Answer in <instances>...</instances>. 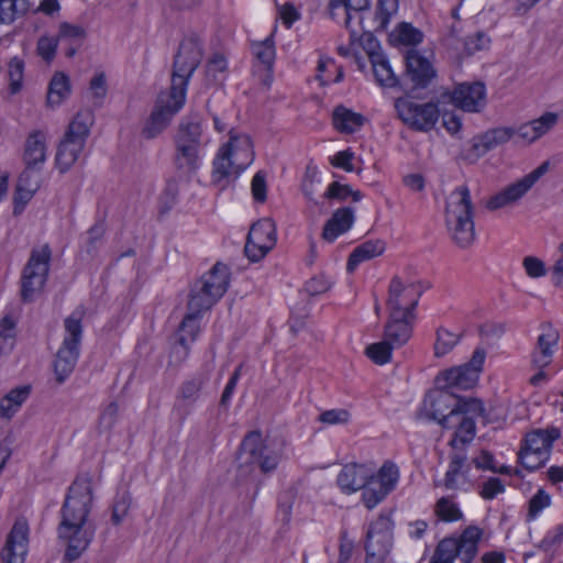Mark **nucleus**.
Masks as SVG:
<instances>
[{"instance_id":"obj_21","label":"nucleus","mask_w":563,"mask_h":563,"mask_svg":"<svg viewBox=\"0 0 563 563\" xmlns=\"http://www.w3.org/2000/svg\"><path fill=\"white\" fill-rule=\"evenodd\" d=\"M516 133L512 128H495L472 139L471 147L465 151L463 157L470 162H476L495 147L507 143Z\"/></svg>"},{"instance_id":"obj_58","label":"nucleus","mask_w":563,"mask_h":563,"mask_svg":"<svg viewBox=\"0 0 563 563\" xmlns=\"http://www.w3.org/2000/svg\"><path fill=\"white\" fill-rule=\"evenodd\" d=\"M505 492V484L498 477H489L479 486L478 494L485 500L494 499L498 494Z\"/></svg>"},{"instance_id":"obj_13","label":"nucleus","mask_w":563,"mask_h":563,"mask_svg":"<svg viewBox=\"0 0 563 563\" xmlns=\"http://www.w3.org/2000/svg\"><path fill=\"white\" fill-rule=\"evenodd\" d=\"M413 95L400 97L395 100V109L399 119L415 131L428 132L432 130L439 120L440 111L434 102L423 104L411 100Z\"/></svg>"},{"instance_id":"obj_50","label":"nucleus","mask_w":563,"mask_h":563,"mask_svg":"<svg viewBox=\"0 0 563 563\" xmlns=\"http://www.w3.org/2000/svg\"><path fill=\"white\" fill-rule=\"evenodd\" d=\"M484 412L483 401L478 398L474 397H461L457 396V406L453 408V411H450L451 415H466L472 413L476 416H482Z\"/></svg>"},{"instance_id":"obj_14","label":"nucleus","mask_w":563,"mask_h":563,"mask_svg":"<svg viewBox=\"0 0 563 563\" xmlns=\"http://www.w3.org/2000/svg\"><path fill=\"white\" fill-rule=\"evenodd\" d=\"M238 143L244 145L247 150V156L252 159L253 152L251 151V140L249 136H235L230 133V140L223 144L213 159L212 179L216 184H221L228 180L232 175L236 179L240 174L247 167L249 163L236 164L233 157L238 155Z\"/></svg>"},{"instance_id":"obj_6","label":"nucleus","mask_w":563,"mask_h":563,"mask_svg":"<svg viewBox=\"0 0 563 563\" xmlns=\"http://www.w3.org/2000/svg\"><path fill=\"white\" fill-rule=\"evenodd\" d=\"M240 459L242 463L238 468V478L250 476L254 467H258L263 474H271L276 471L280 461L279 454L267 446L257 430L249 432L242 440Z\"/></svg>"},{"instance_id":"obj_54","label":"nucleus","mask_w":563,"mask_h":563,"mask_svg":"<svg viewBox=\"0 0 563 563\" xmlns=\"http://www.w3.org/2000/svg\"><path fill=\"white\" fill-rule=\"evenodd\" d=\"M58 37H52L47 35H42L36 45L37 54L47 63H52L56 56V51L58 47Z\"/></svg>"},{"instance_id":"obj_56","label":"nucleus","mask_w":563,"mask_h":563,"mask_svg":"<svg viewBox=\"0 0 563 563\" xmlns=\"http://www.w3.org/2000/svg\"><path fill=\"white\" fill-rule=\"evenodd\" d=\"M549 459H543L534 451L520 449L518 453V462L520 465L529 472L536 471L542 467Z\"/></svg>"},{"instance_id":"obj_3","label":"nucleus","mask_w":563,"mask_h":563,"mask_svg":"<svg viewBox=\"0 0 563 563\" xmlns=\"http://www.w3.org/2000/svg\"><path fill=\"white\" fill-rule=\"evenodd\" d=\"M400 283L395 279L388 289L387 308L389 310L388 320L384 328V338L394 346L401 347L412 335L413 324L417 319V296L409 303L408 308H402L399 300V292L402 291Z\"/></svg>"},{"instance_id":"obj_4","label":"nucleus","mask_w":563,"mask_h":563,"mask_svg":"<svg viewBox=\"0 0 563 563\" xmlns=\"http://www.w3.org/2000/svg\"><path fill=\"white\" fill-rule=\"evenodd\" d=\"M93 123L95 114L92 110L82 109L77 112L68 124L55 157L56 167L62 174L68 172L79 158Z\"/></svg>"},{"instance_id":"obj_27","label":"nucleus","mask_w":563,"mask_h":563,"mask_svg":"<svg viewBox=\"0 0 563 563\" xmlns=\"http://www.w3.org/2000/svg\"><path fill=\"white\" fill-rule=\"evenodd\" d=\"M202 120L198 113H190L180 120L174 135V143L202 147Z\"/></svg>"},{"instance_id":"obj_62","label":"nucleus","mask_w":563,"mask_h":563,"mask_svg":"<svg viewBox=\"0 0 563 563\" xmlns=\"http://www.w3.org/2000/svg\"><path fill=\"white\" fill-rule=\"evenodd\" d=\"M252 196L256 202L263 203L267 199L266 173L258 170L252 179Z\"/></svg>"},{"instance_id":"obj_1","label":"nucleus","mask_w":563,"mask_h":563,"mask_svg":"<svg viewBox=\"0 0 563 563\" xmlns=\"http://www.w3.org/2000/svg\"><path fill=\"white\" fill-rule=\"evenodd\" d=\"M92 503L90 476H77L67 489L59 510L60 520L56 527L57 539L65 545V562L78 560L95 539L97 528L89 519Z\"/></svg>"},{"instance_id":"obj_35","label":"nucleus","mask_w":563,"mask_h":563,"mask_svg":"<svg viewBox=\"0 0 563 563\" xmlns=\"http://www.w3.org/2000/svg\"><path fill=\"white\" fill-rule=\"evenodd\" d=\"M71 92L70 79L63 71H56L49 84L46 96L48 107H58L66 100Z\"/></svg>"},{"instance_id":"obj_30","label":"nucleus","mask_w":563,"mask_h":563,"mask_svg":"<svg viewBox=\"0 0 563 563\" xmlns=\"http://www.w3.org/2000/svg\"><path fill=\"white\" fill-rule=\"evenodd\" d=\"M385 249L386 242L380 239L367 240L361 243L349 255L346 263L347 273H353L361 263L382 255Z\"/></svg>"},{"instance_id":"obj_2","label":"nucleus","mask_w":563,"mask_h":563,"mask_svg":"<svg viewBox=\"0 0 563 563\" xmlns=\"http://www.w3.org/2000/svg\"><path fill=\"white\" fill-rule=\"evenodd\" d=\"M445 223L459 247L467 249L474 243V206L467 186H460L451 194V201L445 206Z\"/></svg>"},{"instance_id":"obj_60","label":"nucleus","mask_w":563,"mask_h":563,"mask_svg":"<svg viewBox=\"0 0 563 563\" xmlns=\"http://www.w3.org/2000/svg\"><path fill=\"white\" fill-rule=\"evenodd\" d=\"M563 542V523L558 525L553 531H549L540 541L538 548L544 552L558 549Z\"/></svg>"},{"instance_id":"obj_31","label":"nucleus","mask_w":563,"mask_h":563,"mask_svg":"<svg viewBox=\"0 0 563 563\" xmlns=\"http://www.w3.org/2000/svg\"><path fill=\"white\" fill-rule=\"evenodd\" d=\"M483 530L477 526L466 527L461 536L456 538L459 556L463 563H471L478 552V542L482 539Z\"/></svg>"},{"instance_id":"obj_48","label":"nucleus","mask_w":563,"mask_h":563,"mask_svg":"<svg viewBox=\"0 0 563 563\" xmlns=\"http://www.w3.org/2000/svg\"><path fill=\"white\" fill-rule=\"evenodd\" d=\"M8 67V75L10 80L9 90L12 95H15L22 89L24 62L15 56L10 59Z\"/></svg>"},{"instance_id":"obj_39","label":"nucleus","mask_w":563,"mask_h":563,"mask_svg":"<svg viewBox=\"0 0 563 563\" xmlns=\"http://www.w3.org/2000/svg\"><path fill=\"white\" fill-rule=\"evenodd\" d=\"M29 10V0H0V24H11Z\"/></svg>"},{"instance_id":"obj_9","label":"nucleus","mask_w":563,"mask_h":563,"mask_svg":"<svg viewBox=\"0 0 563 563\" xmlns=\"http://www.w3.org/2000/svg\"><path fill=\"white\" fill-rule=\"evenodd\" d=\"M52 260V250L48 244L41 249H33L21 276L20 296L23 302L35 300L46 285Z\"/></svg>"},{"instance_id":"obj_23","label":"nucleus","mask_w":563,"mask_h":563,"mask_svg":"<svg viewBox=\"0 0 563 563\" xmlns=\"http://www.w3.org/2000/svg\"><path fill=\"white\" fill-rule=\"evenodd\" d=\"M405 59L406 74L412 82L411 92L416 89L427 88L437 76L432 64L415 49L408 51Z\"/></svg>"},{"instance_id":"obj_33","label":"nucleus","mask_w":563,"mask_h":563,"mask_svg":"<svg viewBox=\"0 0 563 563\" xmlns=\"http://www.w3.org/2000/svg\"><path fill=\"white\" fill-rule=\"evenodd\" d=\"M46 159L44 134L36 130L29 134L25 141L23 162L27 168H35Z\"/></svg>"},{"instance_id":"obj_28","label":"nucleus","mask_w":563,"mask_h":563,"mask_svg":"<svg viewBox=\"0 0 563 563\" xmlns=\"http://www.w3.org/2000/svg\"><path fill=\"white\" fill-rule=\"evenodd\" d=\"M354 212L352 207H342L335 210L324 223L322 239L332 243L339 235L347 232L355 221Z\"/></svg>"},{"instance_id":"obj_52","label":"nucleus","mask_w":563,"mask_h":563,"mask_svg":"<svg viewBox=\"0 0 563 563\" xmlns=\"http://www.w3.org/2000/svg\"><path fill=\"white\" fill-rule=\"evenodd\" d=\"M551 504V496L540 488L529 500L527 521L534 520L537 516Z\"/></svg>"},{"instance_id":"obj_12","label":"nucleus","mask_w":563,"mask_h":563,"mask_svg":"<svg viewBox=\"0 0 563 563\" xmlns=\"http://www.w3.org/2000/svg\"><path fill=\"white\" fill-rule=\"evenodd\" d=\"M486 352L477 347L465 364L444 369L435 377V385L439 388H449L450 390H467L473 388L483 371Z\"/></svg>"},{"instance_id":"obj_41","label":"nucleus","mask_w":563,"mask_h":563,"mask_svg":"<svg viewBox=\"0 0 563 563\" xmlns=\"http://www.w3.org/2000/svg\"><path fill=\"white\" fill-rule=\"evenodd\" d=\"M459 556V548H456V538L450 537L441 540L430 561L437 563H453Z\"/></svg>"},{"instance_id":"obj_57","label":"nucleus","mask_w":563,"mask_h":563,"mask_svg":"<svg viewBox=\"0 0 563 563\" xmlns=\"http://www.w3.org/2000/svg\"><path fill=\"white\" fill-rule=\"evenodd\" d=\"M119 416V406L115 401H111L101 412L98 421L100 431H110L115 424Z\"/></svg>"},{"instance_id":"obj_18","label":"nucleus","mask_w":563,"mask_h":563,"mask_svg":"<svg viewBox=\"0 0 563 563\" xmlns=\"http://www.w3.org/2000/svg\"><path fill=\"white\" fill-rule=\"evenodd\" d=\"M424 408H429L427 417L430 420L437 421L442 428L451 429V415L453 408L457 406V395L449 388H439L429 391L423 400Z\"/></svg>"},{"instance_id":"obj_11","label":"nucleus","mask_w":563,"mask_h":563,"mask_svg":"<svg viewBox=\"0 0 563 563\" xmlns=\"http://www.w3.org/2000/svg\"><path fill=\"white\" fill-rule=\"evenodd\" d=\"M186 98L183 93L161 92L155 100L150 115L143 123L141 135L145 140H153L159 136L170 124L173 118L185 104Z\"/></svg>"},{"instance_id":"obj_55","label":"nucleus","mask_w":563,"mask_h":563,"mask_svg":"<svg viewBox=\"0 0 563 563\" xmlns=\"http://www.w3.org/2000/svg\"><path fill=\"white\" fill-rule=\"evenodd\" d=\"M490 44L489 36L484 31H478L473 35H468L464 41V49L467 55L488 48Z\"/></svg>"},{"instance_id":"obj_32","label":"nucleus","mask_w":563,"mask_h":563,"mask_svg":"<svg viewBox=\"0 0 563 563\" xmlns=\"http://www.w3.org/2000/svg\"><path fill=\"white\" fill-rule=\"evenodd\" d=\"M369 60L377 84L386 88L401 87L399 78L394 74L387 57L380 52H372Z\"/></svg>"},{"instance_id":"obj_46","label":"nucleus","mask_w":563,"mask_h":563,"mask_svg":"<svg viewBox=\"0 0 563 563\" xmlns=\"http://www.w3.org/2000/svg\"><path fill=\"white\" fill-rule=\"evenodd\" d=\"M465 454L454 453L450 457L449 468L445 473L443 485L446 489H456L457 482L456 477L463 473V466L465 464Z\"/></svg>"},{"instance_id":"obj_49","label":"nucleus","mask_w":563,"mask_h":563,"mask_svg":"<svg viewBox=\"0 0 563 563\" xmlns=\"http://www.w3.org/2000/svg\"><path fill=\"white\" fill-rule=\"evenodd\" d=\"M423 40V33L411 23L401 22L396 30V41L405 45H417Z\"/></svg>"},{"instance_id":"obj_61","label":"nucleus","mask_w":563,"mask_h":563,"mask_svg":"<svg viewBox=\"0 0 563 563\" xmlns=\"http://www.w3.org/2000/svg\"><path fill=\"white\" fill-rule=\"evenodd\" d=\"M332 286V282L324 274L311 277L305 285L309 296H318L327 292Z\"/></svg>"},{"instance_id":"obj_16","label":"nucleus","mask_w":563,"mask_h":563,"mask_svg":"<svg viewBox=\"0 0 563 563\" xmlns=\"http://www.w3.org/2000/svg\"><path fill=\"white\" fill-rule=\"evenodd\" d=\"M549 168L550 162H542L531 173L492 196L486 203V208L494 211L516 203L533 187V185L549 170Z\"/></svg>"},{"instance_id":"obj_47","label":"nucleus","mask_w":563,"mask_h":563,"mask_svg":"<svg viewBox=\"0 0 563 563\" xmlns=\"http://www.w3.org/2000/svg\"><path fill=\"white\" fill-rule=\"evenodd\" d=\"M435 514L446 522L462 519L463 514L459 506L451 500V497H441L435 504Z\"/></svg>"},{"instance_id":"obj_29","label":"nucleus","mask_w":563,"mask_h":563,"mask_svg":"<svg viewBox=\"0 0 563 563\" xmlns=\"http://www.w3.org/2000/svg\"><path fill=\"white\" fill-rule=\"evenodd\" d=\"M333 128L341 134H353L366 122V118L344 104H338L331 115Z\"/></svg>"},{"instance_id":"obj_8","label":"nucleus","mask_w":563,"mask_h":563,"mask_svg":"<svg viewBox=\"0 0 563 563\" xmlns=\"http://www.w3.org/2000/svg\"><path fill=\"white\" fill-rule=\"evenodd\" d=\"M66 335L56 353L54 373L58 384H63L73 373L80 352L82 338L81 316L71 313L64 321Z\"/></svg>"},{"instance_id":"obj_64","label":"nucleus","mask_w":563,"mask_h":563,"mask_svg":"<svg viewBox=\"0 0 563 563\" xmlns=\"http://www.w3.org/2000/svg\"><path fill=\"white\" fill-rule=\"evenodd\" d=\"M533 129L539 137L548 133L558 122V114L553 112H545L540 118L531 120Z\"/></svg>"},{"instance_id":"obj_15","label":"nucleus","mask_w":563,"mask_h":563,"mask_svg":"<svg viewBox=\"0 0 563 563\" xmlns=\"http://www.w3.org/2000/svg\"><path fill=\"white\" fill-rule=\"evenodd\" d=\"M399 478L397 465L386 461L377 473H372L366 485L362 487V501L372 510L380 504L394 489Z\"/></svg>"},{"instance_id":"obj_44","label":"nucleus","mask_w":563,"mask_h":563,"mask_svg":"<svg viewBox=\"0 0 563 563\" xmlns=\"http://www.w3.org/2000/svg\"><path fill=\"white\" fill-rule=\"evenodd\" d=\"M343 7L345 10V27L350 26L351 23V11H363L369 8V0H330L329 9L332 16H334V10Z\"/></svg>"},{"instance_id":"obj_37","label":"nucleus","mask_w":563,"mask_h":563,"mask_svg":"<svg viewBox=\"0 0 563 563\" xmlns=\"http://www.w3.org/2000/svg\"><path fill=\"white\" fill-rule=\"evenodd\" d=\"M208 382L203 373H198L186 379L178 388L177 399L184 401L187 406H192L200 397V391Z\"/></svg>"},{"instance_id":"obj_10","label":"nucleus","mask_w":563,"mask_h":563,"mask_svg":"<svg viewBox=\"0 0 563 563\" xmlns=\"http://www.w3.org/2000/svg\"><path fill=\"white\" fill-rule=\"evenodd\" d=\"M186 98L183 93L161 92L155 100L150 115L143 123L141 135L145 140H153L159 136L170 124L173 118L185 104Z\"/></svg>"},{"instance_id":"obj_42","label":"nucleus","mask_w":563,"mask_h":563,"mask_svg":"<svg viewBox=\"0 0 563 563\" xmlns=\"http://www.w3.org/2000/svg\"><path fill=\"white\" fill-rule=\"evenodd\" d=\"M394 349H396V346L384 338L380 342L369 344L365 350V354L375 364L384 365L390 361Z\"/></svg>"},{"instance_id":"obj_59","label":"nucleus","mask_w":563,"mask_h":563,"mask_svg":"<svg viewBox=\"0 0 563 563\" xmlns=\"http://www.w3.org/2000/svg\"><path fill=\"white\" fill-rule=\"evenodd\" d=\"M58 41L59 40H70V41H78L79 45L86 37V31L80 25L70 24L68 22H62L59 24L58 30Z\"/></svg>"},{"instance_id":"obj_26","label":"nucleus","mask_w":563,"mask_h":563,"mask_svg":"<svg viewBox=\"0 0 563 563\" xmlns=\"http://www.w3.org/2000/svg\"><path fill=\"white\" fill-rule=\"evenodd\" d=\"M560 437L561 431L556 427L534 429L526 434L520 449L534 451L543 459H550L553 442Z\"/></svg>"},{"instance_id":"obj_22","label":"nucleus","mask_w":563,"mask_h":563,"mask_svg":"<svg viewBox=\"0 0 563 563\" xmlns=\"http://www.w3.org/2000/svg\"><path fill=\"white\" fill-rule=\"evenodd\" d=\"M483 82L461 84L450 95L451 102L467 112H478L486 103Z\"/></svg>"},{"instance_id":"obj_51","label":"nucleus","mask_w":563,"mask_h":563,"mask_svg":"<svg viewBox=\"0 0 563 563\" xmlns=\"http://www.w3.org/2000/svg\"><path fill=\"white\" fill-rule=\"evenodd\" d=\"M395 279H398V282L401 285V288H404V290L399 292V300L402 303V308H408L409 303L412 300H415L416 296H417V303H418L419 299L423 292L420 283H410L408 285H405L401 280V278L396 275L391 278L388 289L391 287Z\"/></svg>"},{"instance_id":"obj_17","label":"nucleus","mask_w":563,"mask_h":563,"mask_svg":"<svg viewBox=\"0 0 563 563\" xmlns=\"http://www.w3.org/2000/svg\"><path fill=\"white\" fill-rule=\"evenodd\" d=\"M275 244V222L271 218H264L252 224L246 238L244 253L251 262H258Z\"/></svg>"},{"instance_id":"obj_45","label":"nucleus","mask_w":563,"mask_h":563,"mask_svg":"<svg viewBox=\"0 0 563 563\" xmlns=\"http://www.w3.org/2000/svg\"><path fill=\"white\" fill-rule=\"evenodd\" d=\"M476 432V424L473 418L471 417H463L457 426V430L454 432L453 439L450 442V445L452 448L457 446V442L462 444L470 443Z\"/></svg>"},{"instance_id":"obj_19","label":"nucleus","mask_w":563,"mask_h":563,"mask_svg":"<svg viewBox=\"0 0 563 563\" xmlns=\"http://www.w3.org/2000/svg\"><path fill=\"white\" fill-rule=\"evenodd\" d=\"M29 522L24 517L15 519L0 552L2 563H24L29 548Z\"/></svg>"},{"instance_id":"obj_43","label":"nucleus","mask_w":563,"mask_h":563,"mask_svg":"<svg viewBox=\"0 0 563 563\" xmlns=\"http://www.w3.org/2000/svg\"><path fill=\"white\" fill-rule=\"evenodd\" d=\"M393 545V534H375L373 537V530H367L364 549L367 550L369 547L373 549L375 554L387 558Z\"/></svg>"},{"instance_id":"obj_34","label":"nucleus","mask_w":563,"mask_h":563,"mask_svg":"<svg viewBox=\"0 0 563 563\" xmlns=\"http://www.w3.org/2000/svg\"><path fill=\"white\" fill-rule=\"evenodd\" d=\"M174 165L178 170L195 173L200 166V151L202 147L189 144L174 143Z\"/></svg>"},{"instance_id":"obj_36","label":"nucleus","mask_w":563,"mask_h":563,"mask_svg":"<svg viewBox=\"0 0 563 563\" xmlns=\"http://www.w3.org/2000/svg\"><path fill=\"white\" fill-rule=\"evenodd\" d=\"M31 394V386L23 385L10 390L0 400V417L10 419L20 409Z\"/></svg>"},{"instance_id":"obj_63","label":"nucleus","mask_w":563,"mask_h":563,"mask_svg":"<svg viewBox=\"0 0 563 563\" xmlns=\"http://www.w3.org/2000/svg\"><path fill=\"white\" fill-rule=\"evenodd\" d=\"M350 419V412L346 409H330L320 413L318 420L325 424H343Z\"/></svg>"},{"instance_id":"obj_5","label":"nucleus","mask_w":563,"mask_h":563,"mask_svg":"<svg viewBox=\"0 0 563 563\" xmlns=\"http://www.w3.org/2000/svg\"><path fill=\"white\" fill-rule=\"evenodd\" d=\"M231 272L228 265L217 262L190 286L187 303L197 310L209 311L225 295Z\"/></svg>"},{"instance_id":"obj_40","label":"nucleus","mask_w":563,"mask_h":563,"mask_svg":"<svg viewBox=\"0 0 563 563\" xmlns=\"http://www.w3.org/2000/svg\"><path fill=\"white\" fill-rule=\"evenodd\" d=\"M461 340V335L455 334L443 327L435 331L434 356L442 357L451 352Z\"/></svg>"},{"instance_id":"obj_38","label":"nucleus","mask_w":563,"mask_h":563,"mask_svg":"<svg viewBox=\"0 0 563 563\" xmlns=\"http://www.w3.org/2000/svg\"><path fill=\"white\" fill-rule=\"evenodd\" d=\"M253 54L255 55L256 59L264 65L265 69L267 70L266 78L264 79V84L269 87L272 82V71L274 67V60H275V46L274 42L269 38H266L263 42H260L255 45H253Z\"/></svg>"},{"instance_id":"obj_7","label":"nucleus","mask_w":563,"mask_h":563,"mask_svg":"<svg viewBox=\"0 0 563 563\" xmlns=\"http://www.w3.org/2000/svg\"><path fill=\"white\" fill-rule=\"evenodd\" d=\"M203 56L202 44L197 34L185 37L174 57L172 85L169 91L183 93L186 98L188 81L199 67Z\"/></svg>"},{"instance_id":"obj_20","label":"nucleus","mask_w":563,"mask_h":563,"mask_svg":"<svg viewBox=\"0 0 563 563\" xmlns=\"http://www.w3.org/2000/svg\"><path fill=\"white\" fill-rule=\"evenodd\" d=\"M206 311L191 308L187 303V312L178 325L173 353L185 360L189 355L190 344L194 343L201 331L200 320Z\"/></svg>"},{"instance_id":"obj_53","label":"nucleus","mask_w":563,"mask_h":563,"mask_svg":"<svg viewBox=\"0 0 563 563\" xmlns=\"http://www.w3.org/2000/svg\"><path fill=\"white\" fill-rule=\"evenodd\" d=\"M398 9V0H377L376 20L379 21L377 31L387 27L393 13Z\"/></svg>"},{"instance_id":"obj_24","label":"nucleus","mask_w":563,"mask_h":563,"mask_svg":"<svg viewBox=\"0 0 563 563\" xmlns=\"http://www.w3.org/2000/svg\"><path fill=\"white\" fill-rule=\"evenodd\" d=\"M559 332L551 324H542V333L531 354V364L536 368H545L552 363L554 347L559 343Z\"/></svg>"},{"instance_id":"obj_25","label":"nucleus","mask_w":563,"mask_h":563,"mask_svg":"<svg viewBox=\"0 0 563 563\" xmlns=\"http://www.w3.org/2000/svg\"><path fill=\"white\" fill-rule=\"evenodd\" d=\"M372 473L373 470L365 464H346L339 473L336 484L343 493L352 494L366 485Z\"/></svg>"}]
</instances>
